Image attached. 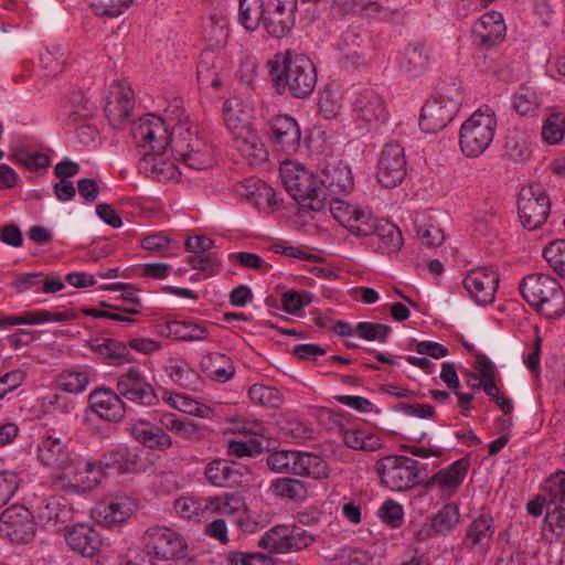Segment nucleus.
I'll use <instances>...</instances> for the list:
<instances>
[{
	"mask_svg": "<svg viewBox=\"0 0 565 565\" xmlns=\"http://www.w3.org/2000/svg\"><path fill=\"white\" fill-rule=\"evenodd\" d=\"M355 335L367 341L385 343L392 333V328L380 322H359L354 328Z\"/></svg>",
	"mask_w": 565,
	"mask_h": 565,
	"instance_id": "obj_55",
	"label": "nucleus"
},
{
	"mask_svg": "<svg viewBox=\"0 0 565 565\" xmlns=\"http://www.w3.org/2000/svg\"><path fill=\"white\" fill-rule=\"evenodd\" d=\"M414 230L417 238L428 247L440 246L444 242V232L440 227L431 224L425 215L416 216Z\"/></svg>",
	"mask_w": 565,
	"mask_h": 565,
	"instance_id": "obj_52",
	"label": "nucleus"
},
{
	"mask_svg": "<svg viewBox=\"0 0 565 565\" xmlns=\"http://www.w3.org/2000/svg\"><path fill=\"white\" fill-rule=\"evenodd\" d=\"M551 211V200L541 183H531L520 191L518 212L522 225L534 231L545 224Z\"/></svg>",
	"mask_w": 565,
	"mask_h": 565,
	"instance_id": "obj_9",
	"label": "nucleus"
},
{
	"mask_svg": "<svg viewBox=\"0 0 565 565\" xmlns=\"http://www.w3.org/2000/svg\"><path fill=\"white\" fill-rule=\"evenodd\" d=\"M269 75L279 94L288 93L295 98L310 96L317 85L316 66L309 57L287 51L269 62Z\"/></svg>",
	"mask_w": 565,
	"mask_h": 565,
	"instance_id": "obj_2",
	"label": "nucleus"
},
{
	"mask_svg": "<svg viewBox=\"0 0 565 565\" xmlns=\"http://www.w3.org/2000/svg\"><path fill=\"white\" fill-rule=\"evenodd\" d=\"M174 131H178V137L172 146V152L177 160L182 162L185 168L196 171L213 167L214 153L211 146L193 136L183 124L175 125Z\"/></svg>",
	"mask_w": 565,
	"mask_h": 565,
	"instance_id": "obj_8",
	"label": "nucleus"
},
{
	"mask_svg": "<svg viewBox=\"0 0 565 565\" xmlns=\"http://www.w3.org/2000/svg\"><path fill=\"white\" fill-rule=\"evenodd\" d=\"M384 487L392 491H406L418 484V460L403 455L386 456L375 463Z\"/></svg>",
	"mask_w": 565,
	"mask_h": 565,
	"instance_id": "obj_7",
	"label": "nucleus"
},
{
	"mask_svg": "<svg viewBox=\"0 0 565 565\" xmlns=\"http://www.w3.org/2000/svg\"><path fill=\"white\" fill-rule=\"evenodd\" d=\"M361 7L362 8H360L354 15H359L364 19L394 21L401 15L398 9H391L379 1L364 0Z\"/></svg>",
	"mask_w": 565,
	"mask_h": 565,
	"instance_id": "obj_54",
	"label": "nucleus"
},
{
	"mask_svg": "<svg viewBox=\"0 0 565 565\" xmlns=\"http://www.w3.org/2000/svg\"><path fill=\"white\" fill-rule=\"evenodd\" d=\"M356 128L363 132L377 131L388 117L383 98L374 89H364L353 104Z\"/></svg>",
	"mask_w": 565,
	"mask_h": 565,
	"instance_id": "obj_13",
	"label": "nucleus"
},
{
	"mask_svg": "<svg viewBox=\"0 0 565 565\" xmlns=\"http://www.w3.org/2000/svg\"><path fill=\"white\" fill-rule=\"evenodd\" d=\"M111 94L115 100L107 99L105 113L113 125L119 126L130 117L135 104L134 93L129 87L118 85L117 92Z\"/></svg>",
	"mask_w": 565,
	"mask_h": 565,
	"instance_id": "obj_36",
	"label": "nucleus"
},
{
	"mask_svg": "<svg viewBox=\"0 0 565 565\" xmlns=\"http://www.w3.org/2000/svg\"><path fill=\"white\" fill-rule=\"evenodd\" d=\"M231 61L223 49L206 47L200 54L196 78L201 88H220L227 77Z\"/></svg>",
	"mask_w": 565,
	"mask_h": 565,
	"instance_id": "obj_16",
	"label": "nucleus"
},
{
	"mask_svg": "<svg viewBox=\"0 0 565 565\" xmlns=\"http://www.w3.org/2000/svg\"><path fill=\"white\" fill-rule=\"evenodd\" d=\"M34 513L23 505L13 504L0 515V530L15 543H29L35 536Z\"/></svg>",
	"mask_w": 565,
	"mask_h": 565,
	"instance_id": "obj_17",
	"label": "nucleus"
},
{
	"mask_svg": "<svg viewBox=\"0 0 565 565\" xmlns=\"http://www.w3.org/2000/svg\"><path fill=\"white\" fill-rule=\"evenodd\" d=\"M407 173L405 150L398 142L386 143L379 157L376 179L386 189L399 185Z\"/></svg>",
	"mask_w": 565,
	"mask_h": 565,
	"instance_id": "obj_15",
	"label": "nucleus"
},
{
	"mask_svg": "<svg viewBox=\"0 0 565 565\" xmlns=\"http://www.w3.org/2000/svg\"><path fill=\"white\" fill-rule=\"evenodd\" d=\"M137 509L135 501L127 495H117L98 508V522L111 527L125 522Z\"/></svg>",
	"mask_w": 565,
	"mask_h": 565,
	"instance_id": "obj_33",
	"label": "nucleus"
},
{
	"mask_svg": "<svg viewBox=\"0 0 565 565\" xmlns=\"http://www.w3.org/2000/svg\"><path fill=\"white\" fill-rule=\"evenodd\" d=\"M463 287L478 305H489L494 300L499 286V274L486 267L471 270L463 279Z\"/></svg>",
	"mask_w": 565,
	"mask_h": 565,
	"instance_id": "obj_22",
	"label": "nucleus"
},
{
	"mask_svg": "<svg viewBox=\"0 0 565 565\" xmlns=\"http://www.w3.org/2000/svg\"><path fill=\"white\" fill-rule=\"evenodd\" d=\"M544 500L554 505V510H561L565 505V471H557L544 483Z\"/></svg>",
	"mask_w": 565,
	"mask_h": 565,
	"instance_id": "obj_53",
	"label": "nucleus"
},
{
	"mask_svg": "<svg viewBox=\"0 0 565 565\" xmlns=\"http://www.w3.org/2000/svg\"><path fill=\"white\" fill-rule=\"evenodd\" d=\"M319 182L326 191V199L348 194L354 185L351 168L338 159H331L323 164Z\"/></svg>",
	"mask_w": 565,
	"mask_h": 565,
	"instance_id": "obj_19",
	"label": "nucleus"
},
{
	"mask_svg": "<svg viewBox=\"0 0 565 565\" xmlns=\"http://www.w3.org/2000/svg\"><path fill=\"white\" fill-rule=\"evenodd\" d=\"M148 551L160 559H181L186 555L188 544L177 531L166 526H152L143 534Z\"/></svg>",
	"mask_w": 565,
	"mask_h": 565,
	"instance_id": "obj_14",
	"label": "nucleus"
},
{
	"mask_svg": "<svg viewBox=\"0 0 565 565\" xmlns=\"http://www.w3.org/2000/svg\"><path fill=\"white\" fill-rule=\"evenodd\" d=\"M565 115L554 113L548 116L542 127V137L550 145L559 142L564 137Z\"/></svg>",
	"mask_w": 565,
	"mask_h": 565,
	"instance_id": "obj_62",
	"label": "nucleus"
},
{
	"mask_svg": "<svg viewBox=\"0 0 565 565\" xmlns=\"http://www.w3.org/2000/svg\"><path fill=\"white\" fill-rule=\"evenodd\" d=\"M298 0H265L264 29L273 38H284L295 26Z\"/></svg>",
	"mask_w": 565,
	"mask_h": 565,
	"instance_id": "obj_18",
	"label": "nucleus"
},
{
	"mask_svg": "<svg viewBox=\"0 0 565 565\" xmlns=\"http://www.w3.org/2000/svg\"><path fill=\"white\" fill-rule=\"evenodd\" d=\"M280 177L286 191L302 206L312 211H321L326 206V191L320 186L319 178L306 167L285 161Z\"/></svg>",
	"mask_w": 565,
	"mask_h": 565,
	"instance_id": "obj_4",
	"label": "nucleus"
},
{
	"mask_svg": "<svg viewBox=\"0 0 565 565\" xmlns=\"http://www.w3.org/2000/svg\"><path fill=\"white\" fill-rule=\"evenodd\" d=\"M249 398L266 407H278L281 403V394L276 387L254 384L248 390Z\"/></svg>",
	"mask_w": 565,
	"mask_h": 565,
	"instance_id": "obj_60",
	"label": "nucleus"
},
{
	"mask_svg": "<svg viewBox=\"0 0 565 565\" xmlns=\"http://www.w3.org/2000/svg\"><path fill=\"white\" fill-rule=\"evenodd\" d=\"M102 463L108 473H132L143 470L141 450L137 447L120 445L102 455Z\"/></svg>",
	"mask_w": 565,
	"mask_h": 565,
	"instance_id": "obj_26",
	"label": "nucleus"
},
{
	"mask_svg": "<svg viewBox=\"0 0 565 565\" xmlns=\"http://www.w3.org/2000/svg\"><path fill=\"white\" fill-rule=\"evenodd\" d=\"M188 263L193 269L200 270L205 278L213 277L220 273L221 259L215 253L191 255Z\"/></svg>",
	"mask_w": 565,
	"mask_h": 565,
	"instance_id": "obj_61",
	"label": "nucleus"
},
{
	"mask_svg": "<svg viewBox=\"0 0 565 565\" xmlns=\"http://www.w3.org/2000/svg\"><path fill=\"white\" fill-rule=\"evenodd\" d=\"M116 392L120 398L146 407L156 406L159 397L139 366H130L117 377Z\"/></svg>",
	"mask_w": 565,
	"mask_h": 565,
	"instance_id": "obj_12",
	"label": "nucleus"
},
{
	"mask_svg": "<svg viewBox=\"0 0 565 565\" xmlns=\"http://www.w3.org/2000/svg\"><path fill=\"white\" fill-rule=\"evenodd\" d=\"M89 348L108 365L121 366L134 360L127 344L116 339H92Z\"/></svg>",
	"mask_w": 565,
	"mask_h": 565,
	"instance_id": "obj_32",
	"label": "nucleus"
},
{
	"mask_svg": "<svg viewBox=\"0 0 565 565\" xmlns=\"http://www.w3.org/2000/svg\"><path fill=\"white\" fill-rule=\"evenodd\" d=\"M430 50L424 42L409 43L399 61V70L411 78L420 76L428 67Z\"/></svg>",
	"mask_w": 565,
	"mask_h": 565,
	"instance_id": "obj_34",
	"label": "nucleus"
},
{
	"mask_svg": "<svg viewBox=\"0 0 565 565\" xmlns=\"http://www.w3.org/2000/svg\"><path fill=\"white\" fill-rule=\"evenodd\" d=\"M172 338L180 341H203L209 337L207 328L190 320H172L169 327Z\"/></svg>",
	"mask_w": 565,
	"mask_h": 565,
	"instance_id": "obj_48",
	"label": "nucleus"
},
{
	"mask_svg": "<svg viewBox=\"0 0 565 565\" xmlns=\"http://www.w3.org/2000/svg\"><path fill=\"white\" fill-rule=\"evenodd\" d=\"M540 104L537 93L529 86H521L513 96V107L521 116L533 114Z\"/></svg>",
	"mask_w": 565,
	"mask_h": 565,
	"instance_id": "obj_57",
	"label": "nucleus"
},
{
	"mask_svg": "<svg viewBox=\"0 0 565 565\" xmlns=\"http://www.w3.org/2000/svg\"><path fill=\"white\" fill-rule=\"evenodd\" d=\"M270 139L280 151H296L301 139V131L296 119L289 115L274 117L270 121Z\"/></svg>",
	"mask_w": 565,
	"mask_h": 565,
	"instance_id": "obj_28",
	"label": "nucleus"
},
{
	"mask_svg": "<svg viewBox=\"0 0 565 565\" xmlns=\"http://www.w3.org/2000/svg\"><path fill=\"white\" fill-rule=\"evenodd\" d=\"M206 481L217 488H237L247 481V469L237 462L213 459L204 468Z\"/></svg>",
	"mask_w": 565,
	"mask_h": 565,
	"instance_id": "obj_20",
	"label": "nucleus"
},
{
	"mask_svg": "<svg viewBox=\"0 0 565 565\" xmlns=\"http://www.w3.org/2000/svg\"><path fill=\"white\" fill-rule=\"evenodd\" d=\"M65 540L74 552L85 557L96 555L103 545L100 534L93 526L84 523L72 526Z\"/></svg>",
	"mask_w": 565,
	"mask_h": 565,
	"instance_id": "obj_30",
	"label": "nucleus"
},
{
	"mask_svg": "<svg viewBox=\"0 0 565 565\" xmlns=\"http://www.w3.org/2000/svg\"><path fill=\"white\" fill-rule=\"evenodd\" d=\"M90 411L100 419L117 423L125 416V403L120 395L110 388H96L88 395Z\"/></svg>",
	"mask_w": 565,
	"mask_h": 565,
	"instance_id": "obj_25",
	"label": "nucleus"
},
{
	"mask_svg": "<svg viewBox=\"0 0 565 565\" xmlns=\"http://www.w3.org/2000/svg\"><path fill=\"white\" fill-rule=\"evenodd\" d=\"M379 239V248L388 253L397 252L403 246V236L401 230L390 222L379 221L376 230L371 235Z\"/></svg>",
	"mask_w": 565,
	"mask_h": 565,
	"instance_id": "obj_46",
	"label": "nucleus"
},
{
	"mask_svg": "<svg viewBox=\"0 0 565 565\" xmlns=\"http://www.w3.org/2000/svg\"><path fill=\"white\" fill-rule=\"evenodd\" d=\"M9 158L30 172H46L51 164L50 157L46 153L31 151L23 146L15 147Z\"/></svg>",
	"mask_w": 565,
	"mask_h": 565,
	"instance_id": "obj_39",
	"label": "nucleus"
},
{
	"mask_svg": "<svg viewBox=\"0 0 565 565\" xmlns=\"http://www.w3.org/2000/svg\"><path fill=\"white\" fill-rule=\"evenodd\" d=\"M543 256L548 266L565 279V239H556L545 246Z\"/></svg>",
	"mask_w": 565,
	"mask_h": 565,
	"instance_id": "obj_58",
	"label": "nucleus"
},
{
	"mask_svg": "<svg viewBox=\"0 0 565 565\" xmlns=\"http://www.w3.org/2000/svg\"><path fill=\"white\" fill-rule=\"evenodd\" d=\"M234 147L250 166L258 167L268 160V151L260 138L248 127H242L234 138Z\"/></svg>",
	"mask_w": 565,
	"mask_h": 565,
	"instance_id": "obj_31",
	"label": "nucleus"
},
{
	"mask_svg": "<svg viewBox=\"0 0 565 565\" xmlns=\"http://www.w3.org/2000/svg\"><path fill=\"white\" fill-rule=\"evenodd\" d=\"M34 516L45 529L60 530L73 518V509L62 497L42 499L34 509Z\"/></svg>",
	"mask_w": 565,
	"mask_h": 565,
	"instance_id": "obj_23",
	"label": "nucleus"
},
{
	"mask_svg": "<svg viewBox=\"0 0 565 565\" xmlns=\"http://www.w3.org/2000/svg\"><path fill=\"white\" fill-rule=\"evenodd\" d=\"M351 221L345 227L350 233L355 236H371L376 230L377 218L373 217L370 211L358 207V213L353 215Z\"/></svg>",
	"mask_w": 565,
	"mask_h": 565,
	"instance_id": "obj_59",
	"label": "nucleus"
},
{
	"mask_svg": "<svg viewBox=\"0 0 565 565\" xmlns=\"http://www.w3.org/2000/svg\"><path fill=\"white\" fill-rule=\"evenodd\" d=\"M504 148L509 157L518 161H525L531 156L529 136L522 130H510Z\"/></svg>",
	"mask_w": 565,
	"mask_h": 565,
	"instance_id": "obj_51",
	"label": "nucleus"
},
{
	"mask_svg": "<svg viewBox=\"0 0 565 565\" xmlns=\"http://www.w3.org/2000/svg\"><path fill=\"white\" fill-rule=\"evenodd\" d=\"M205 34L212 47L222 49L230 36V21L222 12H214L210 15Z\"/></svg>",
	"mask_w": 565,
	"mask_h": 565,
	"instance_id": "obj_47",
	"label": "nucleus"
},
{
	"mask_svg": "<svg viewBox=\"0 0 565 565\" xmlns=\"http://www.w3.org/2000/svg\"><path fill=\"white\" fill-rule=\"evenodd\" d=\"M265 0H239L238 20L249 31L264 25Z\"/></svg>",
	"mask_w": 565,
	"mask_h": 565,
	"instance_id": "obj_43",
	"label": "nucleus"
},
{
	"mask_svg": "<svg viewBox=\"0 0 565 565\" xmlns=\"http://www.w3.org/2000/svg\"><path fill=\"white\" fill-rule=\"evenodd\" d=\"M297 450H276L266 458L267 467L276 473L294 475L296 467Z\"/></svg>",
	"mask_w": 565,
	"mask_h": 565,
	"instance_id": "obj_56",
	"label": "nucleus"
},
{
	"mask_svg": "<svg viewBox=\"0 0 565 565\" xmlns=\"http://www.w3.org/2000/svg\"><path fill=\"white\" fill-rule=\"evenodd\" d=\"M520 290L524 300L540 315L556 319L565 313V292L552 276L527 275L522 279Z\"/></svg>",
	"mask_w": 565,
	"mask_h": 565,
	"instance_id": "obj_3",
	"label": "nucleus"
},
{
	"mask_svg": "<svg viewBox=\"0 0 565 565\" xmlns=\"http://www.w3.org/2000/svg\"><path fill=\"white\" fill-rule=\"evenodd\" d=\"M470 468L468 458L454 461L448 468L437 471L438 491L444 498H451L462 484Z\"/></svg>",
	"mask_w": 565,
	"mask_h": 565,
	"instance_id": "obj_35",
	"label": "nucleus"
},
{
	"mask_svg": "<svg viewBox=\"0 0 565 565\" xmlns=\"http://www.w3.org/2000/svg\"><path fill=\"white\" fill-rule=\"evenodd\" d=\"M228 259L231 263H237L244 268L254 269L263 274H266L271 269V265L266 263L263 257L255 253L235 252L228 255Z\"/></svg>",
	"mask_w": 565,
	"mask_h": 565,
	"instance_id": "obj_63",
	"label": "nucleus"
},
{
	"mask_svg": "<svg viewBox=\"0 0 565 565\" xmlns=\"http://www.w3.org/2000/svg\"><path fill=\"white\" fill-rule=\"evenodd\" d=\"M462 104L461 88L456 84L445 85L423 106L419 127L426 134H435L452 121Z\"/></svg>",
	"mask_w": 565,
	"mask_h": 565,
	"instance_id": "obj_6",
	"label": "nucleus"
},
{
	"mask_svg": "<svg viewBox=\"0 0 565 565\" xmlns=\"http://www.w3.org/2000/svg\"><path fill=\"white\" fill-rule=\"evenodd\" d=\"M343 441L347 447L354 450L375 451L382 448V439L361 428H341Z\"/></svg>",
	"mask_w": 565,
	"mask_h": 565,
	"instance_id": "obj_40",
	"label": "nucleus"
},
{
	"mask_svg": "<svg viewBox=\"0 0 565 565\" xmlns=\"http://www.w3.org/2000/svg\"><path fill=\"white\" fill-rule=\"evenodd\" d=\"M494 535V520L490 513H481L466 529L462 547L480 557L486 556Z\"/></svg>",
	"mask_w": 565,
	"mask_h": 565,
	"instance_id": "obj_21",
	"label": "nucleus"
},
{
	"mask_svg": "<svg viewBox=\"0 0 565 565\" xmlns=\"http://www.w3.org/2000/svg\"><path fill=\"white\" fill-rule=\"evenodd\" d=\"M316 535L298 525H276L262 536L259 545L276 554L299 552L309 547Z\"/></svg>",
	"mask_w": 565,
	"mask_h": 565,
	"instance_id": "obj_10",
	"label": "nucleus"
},
{
	"mask_svg": "<svg viewBox=\"0 0 565 565\" xmlns=\"http://www.w3.org/2000/svg\"><path fill=\"white\" fill-rule=\"evenodd\" d=\"M253 436L248 440H230L227 443V454L233 457H255L263 452L264 446L259 437H263L265 427L263 424H256Z\"/></svg>",
	"mask_w": 565,
	"mask_h": 565,
	"instance_id": "obj_42",
	"label": "nucleus"
},
{
	"mask_svg": "<svg viewBox=\"0 0 565 565\" xmlns=\"http://www.w3.org/2000/svg\"><path fill=\"white\" fill-rule=\"evenodd\" d=\"M89 376L87 367L66 370L57 376L56 385L63 392L79 394L86 390Z\"/></svg>",
	"mask_w": 565,
	"mask_h": 565,
	"instance_id": "obj_45",
	"label": "nucleus"
},
{
	"mask_svg": "<svg viewBox=\"0 0 565 565\" xmlns=\"http://www.w3.org/2000/svg\"><path fill=\"white\" fill-rule=\"evenodd\" d=\"M39 461L50 468L58 479H63L66 472H71V465L76 454L70 448V439L46 434L38 444Z\"/></svg>",
	"mask_w": 565,
	"mask_h": 565,
	"instance_id": "obj_11",
	"label": "nucleus"
},
{
	"mask_svg": "<svg viewBox=\"0 0 565 565\" xmlns=\"http://www.w3.org/2000/svg\"><path fill=\"white\" fill-rule=\"evenodd\" d=\"M269 490L275 497L294 502L305 501L308 497L306 482L291 477L275 479Z\"/></svg>",
	"mask_w": 565,
	"mask_h": 565,
	"instance_id": "obj_38",
	"label": "nucleus"
},
{
	"mask_svg": "<svg viewBox=\"0 0 565 565\" xmlns=\"http://www.w3.org/2000/svg\"><path fill=\"white\" fill-rule=\"evenodd\" d=\"M207 516L210 514L235 515L244 508V501L236 493H223L207 497Z\"/></svg>",
	"mask_w": 565,
	"mask_h": 565,
	"instance_id": "obj_44",
	"label": "nucleus"
},
{
	"mask_svg": "<svg viewBox=\"0 0 565 565\" xmlns=\"http://www.w3.org/2000/svg\"><path fill=\"white\" fill-rule=\"evenodd\" d=\"M296 461V467H294V475L296 476L313 479H323L329 476L326 460L317 455L297 451Z\"/></svg>",
	"mask_w": 565,
	"mask_h": 565,
	"instance_id": "obj_41",
	"label": "nucleus"
},
{
	"mask_svg": "<svg viewBox=\"0 0 565 565\" xmlns=\"http://www.w3.org/2000/svg\"><path fill=\"white\" fill-rule=\"evenodd\" d=\"M201 367L209 379L218 383H226L235 374L231 358L220 352L206 354L201 361Z\"/></svg>",
	"mask_w": 565,
	"mask_h": 565,
	"instance_id": "obj_37",
	"label": "nucleus"
},
{
	"mask_svg": "<svg viewBox=\"0 0 565 565\" xmlns=\"http://www.w3.org/2000/svg\"><path fill=\"white\" fill-rule=\"evenodd\" d=\"M128 429L138 444L150 450L166 451L173 445L172 438L166 430L149 420L138 419Z\"/></svg>",
	"mask_w": 565,
	"mask_h": 565,
	"instance_id": "obj_27",
	"label": "nucleus"
},
{
	"mask_svg": "<svg viewBox=\"0 0 565 565\" xmlns=\"http://www.w3.org/2000/svg\"><path fill=\"white\" fill-rule=\"evenodd\" d=\"M460 512L456 503L445 504L431 520L433 530L439 535L449 534L459 523Z\"/></svg>",
	"mask_w": 565,
	"mask_h": 565,
	"instance_id": "obj_50",
	"label": "nucleus"
},
{
	"mask_svg": "<svg viewBox=\"0 0 565 565\" xmlns=\"http://www.w3.org/2000/svg\"><path fill=\"white\" fill-rule=\"evenodd\" d=\"M72 471L66 472L63 479L74 481L84 489H93L98 486L103 477L109 475L107 468L102 463V457L98 460L84 459L76 455Z\"/></svg>",
	"mask_w": 565,
	"mask_h": 565,
	"instance_id": "obj_29",
	"label": "nucleus"
},
{
	"mask_svg": "<svg viewBox=\"0 0 565 565\" xmlns=\"http://www.w3.org/2000/svg\"><path fill=\"white\" fill-rule=\"evenodd\" d=\"M136 145L143 149L139 169L151 172L157 179H170L174 164L160 159L168 146H173L178 131H169L164 120L153 114L146 115L132 128Z\"/></svg>",
	"mask_w": 565,
	"mask_h": 565,
	"instance_id": "obj_1",
	"label": "nucleus"
},
{
	"mask_svg": "<svg viewBox=\"0 0 565 565\" xmlns=\"http://www.w3.org/2000/svg\"><path fill=\"white\" fill-rule=\"evenodd\" d=\"M174 509L180 516L200 522L207 518V499L180 498L174 502Z\"/></svg>",
	"mask_w": 565,
	"mask_h": 565,
	"instance_id": "obj_49",
	"label": "nucleus"
},
{
	"mask_svg": "<svg viewBox=\"0 0 565 565\" xmlns=\"http://www.w3.org/2000/svg\"><path fill=\"white\" fill-rule=\"evenodd\" d=\"M507 26L501 13L491 11L481 15L472 25L473 43L482 49H490L500 43Z\"/></svg>",
	"mask_w": 565,
	"mask_h": 565,
	"instance_id": "obj_24",
	"label": "nucleus"
},
{
	"mask_svg": "<svg viewBox=\"0 0 565 565\" xmlns=\"http://www.w3.org/2000/svg\"><path fill=\"white\" fill-rule=\"evenodd\" d=\"M168 370L170 379L175 384L185 390H194L199 381V375L186 364H172Z\"/></svg>",
	"mask_w": 565,
	"mask_h": 565,
	"instance_id": "obj_64",
	"label": "nucleus"
},
{
	"mask_svg": "<svg viewBox=\"0 0 565 565\" xmlns=\"http://www.w3.org/2000/svg\"><path fill=\"white\" fill-rule=\"evenodd\" d=\"M497 116L492 108L482 106L466 119L459 131V146L467 158L481 156L492 143Z\"/></svg>",
	"mask_w": 565,
	"mask_h": 565,
	"instance_id": "obj_5",
	"label": "nucleus"
}]
</instances>
